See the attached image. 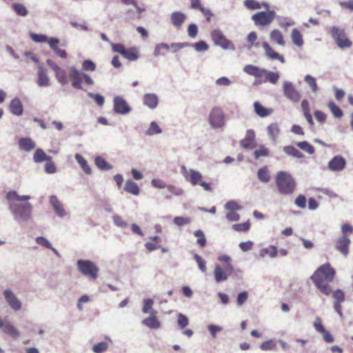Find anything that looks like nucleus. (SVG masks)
I'll return each mask as SVG.
<instances>
[{
	"label": "nucleus",
	"mask_w": 353,
	"mask_h": 353,
	"mask_svg": "<svg viewBox=\"0 0 353 353\" xmlns=\"http://www.w3.org/2000/svg\"><path fill=\"white\" fill-rule=\"evenodd\" d=\"M185 15L181 12H174L170 16L172 23L176 28H179L185 20Z\"/></svg>",
	"instance_id": "23"
},
{
	"label": "nucleus",
	"mask_w": 353,
	"mask_h": 353,
	"mask_svg": "<svg viewBox=\"0 0 353 353\" xmlns=\"http://www.w3.org/2000/svg\"><path fill=\"white\" fill-rule=\"evenodd\" d=\"M30 36L31 39L36 43L46 42L48 39V37L45 34H40L36 33H31Z\"/></svg>",
	"instance_id": "55"
},
{
	"label": "nucleus",
	"mask_w": 353,
	"mask_h": 353,
	"mask_svg": "<svg viewBox=\"0 0 353 353\" xmlns=\"http://www.w3.org/2000/svg\"><path fill=\"white\" fill-rule=\"evenodd\" d=\"M154 304V301L151 299H147L143 301V306L142 308V312L145 314L150 313V310L152 309Z\"/></svg>",
	"instance_id": "57"
},
{
	"label": "nucleus",
	"mask_w": 353,
	"mask_h": 353,
	"mask_svg": "<svg viewBox=\"0 0 353 353\" xmlns=\"http://www.w3.org/2000/svg\"><path fill=\"white\" fill-rule=\"evenodd\" d=\"M112 48L114 52L121 54L124 58L130 61H135L139 58V52L135 48H125L121 43H112Z\"/></svg>",
	"instance_id": "10"
},
{
	"label": "nucleus",
	"mask_w": 353,
	"mask_h": 353,
	"mask_svg": "<svg viewBox=\"0 0 353 353\" xmlns=\"http://www.w3.org/2000/svg\"><path fill=\"white\" fill-rule=\"evenodd\" d=\"M114 110L117 113L125 114L130 112V108L123 98L115 97L114 99Z\"/></svg>",
	"instance_id": "15"
},
{
	"label": "nucleus",
	"mask_w": 353,
	"mask_h": 353,
	"mask_svg": "<svg viewBox=\"0 0 353 353\" xmlns=\"http://www.w3.org/2000/svg\"><path fill=\"white\" fill-rule=\"evenodd\" d=\"M331 34L340 48H350L352 46V41L347 37L343 30L337 27H332Z\"/></svg>",
	"instance_id": "9"
},
{
	"label": "nucleus",
	"mask_w": 353,
	"mask_h": 353,
	"mask_svg": "<svg viewBox=\"0 0 353 353\" xmlns=\"http://www.w3.org/2000/svg\"><path fill=\"white\" fill-rule=\"evenodd\" d=\"M142 323L150 329H159L161 323L157 318V312L152 310L150 316L142 321Z\"/></svg>",
	"instance_id": "17"
},
{
	"label": "nucleus",
	"mask_w": 353,
	"mask_h": 353,
	"mask_svg": "<svg viewBox=\"0 0 353 353\" xmlns=\"http://www.w3.org/2000/svg\"><path fill=\"white\" fill-rule=\"evenodd\" d=\"M202 174L193 169H190L189 170V176L188 181L191 183L192 185H200L205 190L211 191V184L209 183H206L202 181Z\"/></svg>",
	"instance_id": "12"
},
{
	"label": "nucleus",
	"mask_w": 353,
	"mask_h": 353,
	"mask_svg": "<svg viewBox=\"0 0 353 353\" xmlns=\"http://www.w3.org/2000/svg\"><path fill=\"white\" fill-rule=\"evenodd\" d=\"M243 71L256 79H261L264 77L265 78L264 81H268L273 84L277 83L279 79L278 73L261 69L253 65H246L243 68Z\"/></svg>",
	"instance_id": "4"
},
{
	"label": "nucleus",
	"mask_w": 353,
	"mask_h": 353,
	"mask_svg": "<svg viewBox=\"0 0 353 353\" xmlns=\"http://www.w3.org/2000/svg\"><path fill=\"white\" fill-rule=\"evenodd\" d=\"M314 327L315 330L319 333L323 332L325 330L324 326L323 325L321 319L317 316L314 322Z\"/></svg>",
	"instance_id": "63"
},
{
	"label": "nucleus",
	"mask_w": 353,
	"mask_h": 353,
	"mask_svg": "<svg viewBox=\"0 0 353 353\" xmlns=\"http://www.w3.org/2000/svg\"><path fill=\"white\" fill-rule=\"evenodd\" d=\"M36 242L46 248H48V249H50L55 254H57V256H59V254L58 252V251L52 247L50 243L44 237H42V236H39L36 239Z\"/></svg>",
	"instance_id": "42"
},
{
	"label": "nucleus",
	"mask_w": 353,
	"mask_h": 353,
	"mask_svg": "<svg viewBox=\"0 0 353 353\" xmlns=\"http://www.w3.org/2000/svg\"><path fill=\"white\" fill-rule=\"evenodd\" d=\"M75 159L79 163V164L80 165L81 168L85 173H86L87 174H90L92 173V170L89 166L87 161L81 154H76Z\"/></svg>",
	"instance_id": "34"
},
{
	"label": "nucleus",
	"mask_w": 353,
	"mask_h": 353,
	"mask_svg": "<svg viewBox=\"0 0 353 353\" xmlns=\"http://www.w3.org/2000/svg\"><path fill=\"white\" fill-rule=\"evenodd\" d=\"M248 299V294L246 291L239 293L236 299L238 305L241 306L244 304L247 301Z\"/></svg>",
	"instance_id": "60"
},
{
	"label": "nucleus",
	"mask_w": 353,
	"mask_h": 353,
	"mask_svg": "<svg viewBox=\"0 0 353 353\" xmlns=\"http://www.w3.org/2000/svg\"><path fill=\"white\" fill-rule=\"evenodd\" d=\"M245 6L251 10H256L261 8L262 6L265 7V8H269V5L267 3H263L261 4L260 3L256 1L255 0H245Z\"/></svg>",
	"instance_id": "38"
},
{
	"label": "nucleus",
	"mask_w": 353,
	"mask_h": 353,
	"mask_svg": "<svg viewBox=\"0 0 353 353\" xmlns=\"http://www.w3.org/2000/svg\"><path fill=\"white\" fill-rule=\"evenodd\" d=\"M19 145L21 150L30 152L35 148V143L30 138H21Z\"/></svg>",
	"instance_id": "26"
},
{
	"label": "nucleus",
	"mask_w": 353,
	"mask_h": 353,
	"mask_svg": "<svg viewBox=\"0 0 353 353\" xmlns=\"http://www.w3.org/2000/svg\"><path fill=\"white\" fill-rule=\"evenodd\" d=\"M350 240L347 236H343L336 241V249L344 256H347L349 253V246Z\"/></svg>",
	"instance_id": "16"
},
{
	"label": "nucleus",
	"mask_w": 353,
	"mask_h": 353,
	"mask_svg": "<svg viewBox=\"0 0 353 353\" xmlns=\"http://www.w3.org/2000/svg\"><path fill=\"white\" fill-rule=\"evenodd\" d=\"M6 301L9 305L14 310H19L21 307V304L19 300L14 296V294L10 290H6L3 292Z\"/></svg>",
	"instance_id": "19"
},
{
	"label": "nucleus",
	"mask_w": 353,
	"mask_h": 353,
	"mask_svg": "<svg viewBox=\"0 0 353 353\" xmlns=\"http://www.w3.org/2000/svg\"><path fill=\"white\" fill-rule=\"evenodd\" d=\"M162 130L159 125L155 121H152L151 122L149 128L146 131V134L152 136L154 134H160Z\"/></svg>",
	"instance_id": "46"
},
{
	"label": "nucleus",
	"mask_w": 353,
	"mask_h": 353,
	"mask_svg": "<svg viewBox=\"0 0 353 353\" xmlns=\"http://www.w3.org/2000/svg\"><path fill=\"white\" fill-rule=\"evenodd\" d=\"M69 77L72 81V86L76 89H81V83L83 80L89 85H92L94 83L93 80L88 74L81 72L74 68H70Z\"/></svg>",
	"instance_id": "6"
},
{
	"label": "nucleus",
	"mask_w": 353,
	"mask_h": 353,
	"mask_svg": "<svg viewBox=\"0 0 353 353\" xmlns=\"http://www.w3.org/2000/svg\"><path fill=\"white\" fill-rule=\"evenodd\" d=\"M208 121L213 128H221L225 124V114L219 107H214L208 117Z\"/></svg>",
	"instance_id": "7"
},
{
	"label": "nucleus",
	"mask_w": 353,
	"mask_h": 353,
	"mask_svg": "<svg viewBox=\"0 0 353 353\" xmlns=\"http://www.w3.org/2000/svg\"><path fill=\"white\" fill-rule=\"evenodd\" d=\"M143 103L150 108H154L158 104V98L155 94H147L143 97Z\"/></svg>",
	"instance_id": "32"
},
{
	"label": "nucleus",
	"mask_w": 353,
	"mask_h": 353,
	"mask_svg": "<svg viewBox=\"0 0 353 353\" xmlns=\"http://www.w3.org/2000/svg\"><path fill=\"white\" fill-rule=\"evenodd\" d=\"M275 183L279 192L282 194H291L295 190V181L291 174L286 172H279L275 178Z\"/></svg>",
	"instance_id": "3"
},
{
	"label": "nucleus",
	"mask_w": 353,
	"mask_h": 353,
	"mask_svg": "<svg viewBox=\"0 0 353 353\" xmlns=\"http://www.w3.org/2000/svg\"><path fill=\"white\" fill-rule=\"evenodd\" d=\"M283 92L287 98L294 102H298L301 99L300 93L290 82L285 81L283 83Z\"/></svg>",
	"instance_id": "14"
},
{
	"label": "nucleus",
	"mask_w": 353,
	"mask_h": 353,
	"mask_svg": "<svg viewBox=\"0 0 353 353\" xmlns=\"http://www.w3.org/2000/svg\"><path fill=\"white\" fill-rule=\"evenodd\" d=\"M263 48L265 50V55L270 59H277L281 63H285L284 57L275 52L273 48L269 45L268 43L264 42L263 43Z\"/></svg>",
	"instance_id": "21"
},
{
	"label": "nucleus",
	"mask_w": 353,
	"mask_h": 353,
	"mask_svg": "<svg viewBox=\"0 0 353 353\" xmlns=\"http://www.w3.org/2000/svg\"><path fill=\"white\" fill-rule=\"evenodd\" d=\"M45 171L48 174H53L56 172L57 168L52 160L46 161L45 164Z\"/></svg>",
	"instance_id": "58"
},
{
	"label": "nucleus",
	"mask_w": 353,
	"mask_h": 353,
	"mask_svg": "<svg viewBox=\"0 0 353 353\" xmlns=\"http://www.w3.org/2000/svg\"><path fill=\"white\" fill-rule=\"evenodd\" d=\"M346 165L345 159L341 156L334 157L328 164V167L331 170L340 171L342 170Z\"/></svg>",
	"instance_id": "20"
},
{
	"label": "nucleus",
	"mask_w": 353,
	"mask_h": 353,
	"mask_svg": "<svg viewBox=\"0 0 353 353\" xmlns=\"http://www.w3.org/2000/svg\"><path fill=\"white\" fill-rule=\"evenodd\" d=\"M177 323L181 329L185 328L189 323L188 318L180 313L178 314Z\"/></svg>",
	"instance_id": "53"
},
{
	"label": "nucleus",
	"mask_w": 353,
	"mask_h": 353,
	"mask_svg": "<svg viewBox=\"0 0 353 353\" xmlns=\"http://www.w3.org/2000/svg\"><path fill=\"white\" fill-rule=\"evenodd\" d=\"M82 68L85 71H94L96 69V65L92 61L85 60L82 64Z\"/></svg>",
	"instance_id": "62"
},
{
	"label": "nucleus",
	"mask_w": 353,
	"mask_h": 353,
	"mask_svg": "<svg viewBox=\"0 0 353 353\" xmlns=\"http://www.w3.org/2000/svg\"><path fill=\"white\" fill-rule=\"evenodd\" d=\"M241 145L243 148L252 149L255 147V132L253 130H248L245 137L241 141Z\"/></svg>",
	"instance_id": "18"
},
{
	"label": "nucleus",
	"mask_w": 353,
	"mask_h": 353,
	"mask_svg": "<svg viewBox=\"0 0 353 353\" xmlns=\"http://www.w3.org/2000/svg\"><path fill=\"white\" fill-rule=\"evenodd\" d=\"M94 163L101 170H108L112 168V166L109 165L106 161L101 157H97L94 159Z\"/></svg>",
	"instance_id": "44"
},
{
	"label": "nucleus",
	"mask_w": 353,
	"mask_h": 353,
	"mask_svg": "<svg viewBox=\"0 0 353 353\" xmlns=\"http://www.w3.org/2000/svg\"><path fill=\"white\" fill-rule=\"evenodd\" d=\"M12 8L19 16L26 17L28 13L26 6L21 3H13L12 5Z\"/></svg>",
	"instance_id": "41"
},
{
	"label": "nucleus",
	"mask_w": 353,
	"mask_h": 353,
	"mask_svg": "<svg viewBox=\"0 0 353 353\" xmlns=\"http://www.w3.org/2000/svg\"><path fill=\"white\" fill-rule=\"evenodd\" d=\"M50 202L58 216L62 217L65 214L62 203L56 196H51L50 197Z\"/></svg>",
	"instance_id": "24"
},
{
	"label": "nucleus",
	"mask_w": 353,
	"mask_h": 353,
	"mask_svg": "<svg viewBox=\"0 0 353 353\" xmlns=\"http://www.w3.org/2000/svg\"><path fill=\"white\" fill-rule=\"evenodd\" d=\"M335 273L330 263H325L314 272L311 279L323 294L329 295L332 292L329 283L334 280Z\"/></svg>",
	"instance_id": "1"
},
{
	"label": "nucleus",
	"mask_w": 353,
	"mask_h": 353,
	"mask_svg": "<svg viewBox=\"0 0 353 353\" xmlns=\"http://www.w3.org/2000/svg\"><path fill=\"white\" fill-rule=\"evenodd\" d=\"M175 48L178 47L179 48H181L182 47V45L180 43H172L171 46H168L166 43H162L160 44H158L156 46L154 51V55L155 57H158L160 54H163L162 50L168 51L170 50V48Z\"/></svg>",
	"instance_id": "27"
},
{
	"label": "nucleus",
	"mask_w": 353,
	"mask_h": 353,
	"mask_svg": "<svg viewBox=\"0 0 353 353\" xmlns=\"http://www.w3.org/2000/svg\"><path fill=\"white\" fill-rule=\"evenodd\" d=\"M283 151L288 155L292 156L296 158H303V154L292 145H288L283 148Z\"/></svg>",
	"instance_id": "40"
},
{
	"label": "nucleus",
	"mask_w": 353,
	"mask_h": 353,
	"mask_svg": "<svg viewBox=\"0 0 353 353\" xmlns=\"http://www.w3.org/2000/svg\"><path fill=\"white\" fill-rule=\"evenodd\" d=\"M234 268L233 265L228 267L221 266L219 264L215 265L214 270V279L216 283L226 281L228 277L234 272Z\"/></svg>",
	"instance_id": "11"
},
{
	"label": "nucleus",
	"mask_w": 353,
	"mask_h": 353,
	"mask_svg": "<svg viewBox=\"0 0 353 353\" xmlns=\"http://www.w3.org/2000/svg\"><path fill=\"white\" fill-rule=\"evenodd\" d=\"M270 39L272 42L277 43L279 46H283L285 45V40L281 32L279 30H273L270 32Z\"/></svg>",
	"instance_id": "30"
},
{
	"label": "nucleus",
	"mask_w": 353,
	"mask_h": 353,
	"mask_svg": "<svg viewBox=\"0 0 353 353\" xmlns=\"http://www.w3.org/2000/svg\"><path fill=\"white\" fill-rule=\"evenodd\" d=\"M38 79L37 84L40 87L48 86L50 85V80L47 75L46 70L41 66L38 69Z\"/></svg>",
	"instance_id": "25"
},
{
	"label": "nucleus",
	"mask_w": 353,
	"mask_h": 353,
	"mask_svg": "<svg viewBox=\"0 0 353 353\" xmlns=\"http://www.w3.org/2000/svg\"><path fill=\"white\" fill-rule=\"evenodd\" d=\"M276 17V12L274 10L267 12H259L252 16V19L256 26H268Z\"/></svg>",
	"instance_id": "8"
},
{
	"label": "nucleus",
	"mask_w": 353,
	"mask_h": 353,
	"mask_svg": "<svg viewBox=\"0 0 353 353\" xmlns=\"http://www.w3.org/2000/svg\"><path fill=\"white\" fill-rule=\"evenodd\" d=\"M297 146L310 154H313L314 153V148L306 141L297 143Z\"/></svg>",
	"instance_id": "45"
},
{
	"label": "nucleus",
	"mask_w": 353,
	"mask_h": 353,
	"mask_svg": "<svg viewBox=\"0 0 353 353\" xmlns=\"http://www.w3.org/2000/svg\"><path fill=\"white\" fill-rule=\"evenodd\" d=\"M3 331L5 334L14 339L18 338L20 335L18 330L9 323H6Z\"/></svg>",
	"instance_id": "35"
},
{
	"label": "nucleus",
	"mask_w": 353,
	"mask_h": 353,
	"mask_svg": "<svg viewBox=\"0 0 353 353\" xmlns=\"http://www.w3.org/2000/svg\"><path fill=\"white\" fill-rule=\"evenodd\" d=\"M291 37L293 43L298 47H301L303 45V36L298 29L294 28L292 30Z\"/></svg>",
	"instance_id": "36"
},
{
	"label": "nucleus",
	"mask_w": 353,
	"mask_h": 353,
	"mask_svg": "<svg viewBox=\"0 0 353 353\" xmlns=\"http://www.w3.org/2000/svg\"><path fill=\"white\" fill-rule=\"evenodd\" d=\"M254 107L256 113L261 117H267L272 113V110L265 108L259 102H255Z\"/></svg>",
	"instance_id": "37"
},
{
	"label": "nucleus",
	"mask_w": 353,
	"mask_h": 353,
	"mask_svg": "<svg viewBox=\"0 0 353 353\" xmlns=\"http://www.w3.org/2000/svg\"><path fill=\"white\" fill-rule=\"evenodd\" d=\"M108 348V344L106 342H101L93 345L92 351L94 353H103Z\"/></svg>",
	"instance_id": "49"
},
{
	"label": "nucleus",
	"mask_w": 353,
	"mask_h": 353,
	"mask_svg": "<svg viewBox=\"0 0 353 353\" xmlns=\"http://www.w3.org/2000/svg\"><path fill=\"white\" fill-rule=\"evenodd\" d=\"M123 189L128 193H130L131 194L136 195V196L139 195V194L140 192V189H139L138 185L135 182H134L133 181H132L130 179H128L125 181Z\"/></svg>",
	"instance_id": "28"
},
{
	"label": "nucleus",
	"mask_w": 353,
	"mask_h": 353,
	"mask_svg": "<svg viewBox=\"0 0 353 353\" xmlns=\"http://www.w3.org/2000/svg\"><path fill=\"white\" fill-rule=\"evenodd\" d=\"M194 258V260L196 261L200 270L202 272H205L207 270L205 261L204 259H203L201 258V256H200L198 254H195Z\"/></svg>",
	"instance_id": "54"
},
{
	"label": "nucleus",
	"mask_w": 353,
	"mask_h": 353,
	"mask_svg": "<svg viewBox=\"0 0 353 353\" xmlns=\"http://www.w3.org/2000/svg\"><path fill=\"white\" fill-rule=\"evenodd\" d=\"M219 261L223 263V267H228V265H232V259L230 256L224 254L218 257Z\"/></svg>",
	"instance_id": "59"
},
{
	"label": "nucleus",
	"mask_w": 353,
	"mask_h": 353,
	"mask_svg": "<svg viewBox=\"0 0 353 353\" xmlns=\"http://www.w3.org/2000/svg\"><path fill=\"white\" fill-rule=\"evenodd\" d=\"M305 81L311 88L312 92H316L318 90V86H317L315 78H314L313 77H312L310 74H307L305 77Z\"/></svg>",
	"instance_id": "50"
},
{
	"label": "nucleus",
	"mask_w": 353,
	"mask_h": 353,
	"mask_svg": "<svg viewBox=\"0 0 353 353\" xmlns=\"http://www.w3.org/2000/svg\"><path fill=\"white\" fill-rule=\"evenodd\" d=\"M250 228V223L246 221L242 223L234 224L232 225V229L237 232H247Z\"/></svg>",
	"instance_id": "48"
},
{
	"label": "nucleus",
	"mask_w": 353,
	"mask_h": 353,
	"mask_svg": "<svg viewBox=\"0 0 353 353\" xmlns=\"http://www.w3.org/2000/svg\"><path fill=\"white\" fill-rule=\"evenodd\" d=\"M9 108L10 112L17 116H20L23 112L22 103L18 98H15L11 101Z\"/></svg>",
	"instance_id": "22"
},
{
	"label": "nucleus",
	"mask_w": 353,
	"mask_h": 353,
	"mask_svg": "<svg viewBox=\"0 0 353 353\" xmlns=\"http://www.w3.org/2000/svg\"><path fill=\"white\" fill-rule=\"evenodd\" d=\"M277 249L275 246H270L268 248H265L261 250L260 254L261 256H264L268 254L270 257L274 258L277 255Z\"/></svg>",
	"instance_id": "47"
},
{
	"label": "nucleus",
	"mask_w": 353,
	"mask_h": 353,
	"mask_svg": "<svg viewBox=\"0 0 353 353\" xmlns=\"http://www.w3.org/2000/svg\"><path fill=\"white\" fill-rule=\"evenodd\" d=\"M52 70L55 72L56 77L60 83H61L62 85H65L68 83L66 74L63 70H62L57 65H53Z\"/></svg>",
	"instance_id": "29"
},
{
	"label": "nucleus",
	"mask_w": 353,
	"mask_h": 353,
	"mask_svg": "<svg viewBox=\"0 0 353 353\" xmlns=\"http://www.w3.org/2000/svg\"><path fill=\"white\" fill-rule=\"evenodd\" d=\"M194 236L197 237V243L202 248L205 246L206 239L203 232L201 230L194 232Z\"/></svg>",
	"instance_id": "52"
},
{
	"label": "nucleus",
	"mask_w": 353,
	"mask_h": 353,
	"mask_svg": "<svg viewBox=\"0 0 353 353\" xmlns=\"http://www.w3.org/2000/svg\"><path fill=\"white\" fill-rule=\"evenodd\" d=\"M34 161L36 163H41L44 161H49L52 160V157L50 156H48L45 152L40 148H38L35 150L34 157H33Z\"/></svg>",
	"instance_id": "33"
},
{
	"label": "nucleus",
	"mask_w": 353,
	"mask_h": 353,
	"mask_svg": "<svg viewBox=\"0 0 353 353\" xmlns=\"http://www.w3.org/2000/svg\"><path fill=\"white\" fill-rule=\"evenodd\" d=\"M173 222L179 226H182L190 223L191 222V219L189 217L176 216L174 217Z\"/></svg>",
	"instance_id": "56"
},
{
	"label": "nucleus",
	"mask_w": 353,
	"mask_h": 353,
	"mask_svg": "<svg viewBox=\"0 0 353 353\" xmlns=\"http://www.w3.org/2000/svg\"><path fill=\"white\" fill-rule=\"evenodd\" d=\"M257 177L262 183H266L270 181L271 176L267 166H264L258 170Z\"/></svg>",
	"instance_id": "31"
},
{
	"label": "nucleus",
	"mask_w": 353,
	"mask_h": 353,
	"mask_svg": "<svg viewBox=\"0 0 353 353\" xmlns=\"http://www.w3.org/2000/svg\"><path fill=\"white\" fill-rule=\"evenodd\" d=\"M275 346L276 345L274 343L272 340H270L262 343L260 347L262 350L267 351L274 349Z\"/></svg>",
	"instance_id": "64"
},
{
	"label": "nucleus",
	"mask_w": 353,
	"mask_h": 353,
	"mask_svg": "<svg viewBox=\"0 0 353 353\" xmlns=\"http://www.w3.org/2000/svg\"><path fill=\"white\" fill-rule=\"evenodd\" d=\"M77 268L83 275L89 277L92 280H95L98 277L99 269L95 263L90 260H79Z\"/></svg>",
	"instance_id": "5"
},
{
	"label": "nucleus",
	"mask_w": 353,
	"mask_h": 353,
	"mask_svg": "<svg viewBox=\"0 0 353 353\" xmlns=\"http://www.w3.org/2000/svg\"><path fill=\"white\" fill-rule=\"evenodd\" d=\"M30 196H19L15 191H10L6 194V199L10 203V209L13 214L23 220L30 218L32 212V205L29 203L23 204L17 203L15 201H28Z\"/></svg>",
	"instance_id": "2"
},
{
	"label": "nucleus",
	"mask_w": 353,
	"mask_h": 353,
	"mask_svg": "<svg viewBox=\"0 0 353 353\" xmlns=\"http://www.w3.org/2000/svg\"><path fill=\"white\" fill-rule=\"evenodd\" d=\"M327 106L331 111V112L333 114V115L336 118H341L343 115V111L341 109L336 105L334 102L331 101L327 104Z\"/></svg>",
	"instance_id": "43"
},
{
	"label": "nucleus",
	"mask_w": 353,
	"mask_h": 353,
	"mask_svg": "<svg viewBox=\"0 0 353 353\" xmlns=\"http://www.w3.org/2000/svg\"><path fill=\"white\" fill-rule=\"evenodd\" d=\"M211 36L214 43L216 45L220 46L223 49H228L230 48H234L232 43L223 35V34L220 30H213Z\"/></svg>",
	"instance_id": "13"
},
{
	"label": "nucleus",
	"mask_w": 353,
	"mask_h": 353,
	"mask_svg": "<svg viewBox=\"0 0 353 353\" xmlns=\"http://www.w3.org/2000/svg\"><path fill=\"white\" fill-rule=\"evenodd\" d=\"M269 150L265 146H260L254 152V156L256 159H258L262 157H267L268 155Z\"/></svg>",
	"instance_id": "51"
},
{
	"label": "nucleus",
	"mask_w": 353,
	"mask_h": 353,
	"mask_svg": "<svg viewBox=\"0 0 353 353\" xmlns=\"http://www.w3.org/2000/svg\"><path fill=\"white\" fill-rule=\"evenodd\" d=\"M194 49L198 52H202L208 49V45L203 41H200L193 45Z\"/></svg>",
	"instance_id": "61"
},
{
	"label": "nucleus",
	"mask_w": 353,
	"mask_h": 353,
	"mask_svg": "<svg viewBox=\"0 0 353 353\" xmlns=\"http://www.w3.org/2000/svg\"><path fill=\"white\" fill-rule=\"evenodd\" d=\"M268 132L269 136L272 138L273 141H275L280 133V128L279 125L276 123H271L268 127Z\"/></svg>",
	"instance_id": "39"
}]
</instances>
